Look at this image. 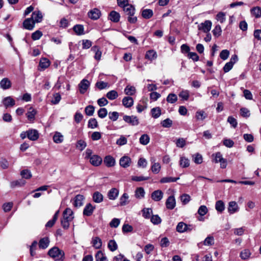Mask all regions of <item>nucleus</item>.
I'll return each mask as SVG.
<instances>
[{"label":"nucleus","instance_id":"680f3d73","mask_svg":"<svg viewBox=\"0 0 261 261\" xmlns=\"http://www.w3.org/2000/svg\"><path fill=\"white\" fill-rule=\"evenodd\" d=\"M161 124L163 127L165 128H169L172 126V121L169 118H167L162 121Z\"/></svg>","mask_w":261,"mask_h":261},{"label":"nucleus","instance_id":"f257e3e1","mask_svg":"<svg viewBox=\"0 0 261 261\" xmlns=\"http://www.w3.org/2000/svg\"><path fill=\"white\" fill-rule=\"evenodd\" d=\"M73 218V211L69 208H66L63 213V218L61 221L62 226L64 229H67L69 227L70 222Z\"/></svg>","mask_w":261,"mask_h":261},{"label":"nucleus","instance_id":"f3484780","mask_svg":"<svg viewBox=\"0 0 261 261\" xmlns=\"http://www.w3.org/2000/svg\"><path fill=\"white\" fill-rule=\"evenodd\" d=\"M3 103L7 108L14 106L15 104V101L11 96H8L3 100Z\"/></svg>","mask_w":261,"mask_h":261},{"label":"nucleus","instance_id":"e2e57ef3","mask_svg":"<svg viewBox=\"0 0 261 261\" xmlns=\"http://www.w3.org/2000/svg\"><path fill=\"white\" fill-rule=\"evenodd\" d=\"M108 83L103 81L97 82L95 86L99 90H102L108 87Z\"/></svg>","mask_w":261,"mask_h":261},{"label":"nucleus","instance_id":"4c0bfd02","mask_svg":"<svg viewBox=\"0 0 261 261\" xmlns=\"http://www.w3.org/2000/svg\"><path fill=\"white\" fill-rule=\"evenodd\" d=\"M73 30L77 35L84 34V27L82 25L76 24L73 27Z\"/></svg>","mask_w":261,"mask_h":261},{"label":"nucleus","instance_id":"f704fd0d","mask_svg":"<svg viewBox=\"0 0 261 261\" xmlns=\"http://www.w3.org/2000/svg\"><path fill=\"white\" fill-rule=\"evenodd\" d=\"M59 214V211H57L54 214L53 219L48 221L46 224L45 226L46 227H51L54 225L55 223L58 219Z\"/></svg>","mask_w":261,"mask_h":261},{"label":"nucleus","instance_id":"2f4dec72","mask_svg":"<svg viewBox=\"0 0 261 261\" xmlns=\"http://www.w3.org/2000/svg\"><path fill=\"white\" fill-rule=\"evenodd\" d=\"M153 11L150 9H144L142 11V16L144 18L149 19L153 16Z\"/></svg>","mask_w":261,"mask_h":261},{"label":"nucleus","instance_id":"338daca9","mask_svg":"<svg viewBox=\"0 0 261 261\" xmlns=\"http://www.w3.org/2000/svg\"><path fill=\"white\" fill-rule=\"evenodd\" d=\"M208 212L207 208L205 205H201L198 210V214L200 216H204Z\"/></svg>","mask_w":261,"mask_h":261},{"label":"nucleus","instance_id":"bf43d9fd","mask_svg":"<svg viewBox=\"0 0 261 261\" xmlns=\"http://www.w3.org/2000/svg\"><path fill=\"white\" fill-rule=\"evenodd\" d=\"M179 164L182 168L188 167L189 165V160L185 157H181L180 159Z\"/></svg>","mask_w":261,"mask_h":261},{"label":"nucleus","instance_id":"e433bc0d","mask_svg":"<svg viewBox=\"0 0 261 261\" xmlns=\"http://www.w3.org/2000/svg\"><path fill=\"white\" fill-rule=\"evenodd\" d=\"M152 117L154 118H159L161 115V110L160 107L153 108L151 110Z\"/></svg>","mask_w":261,"mask_h":261},{"label":"nucleus","instance_id":"f03ea898","mask_svg":"<svg viewBox=\"0 0 261 261\" xmlns=\"http://www.w3.org/2000/svg\"><path fill=\"white\" fill-rule=\"evenodd\" d=\"M48 254L55 260L62 261L64 258V252L57 247H54L50 249Z\"/></svg>","mask_w":261,"mask_h":261},{"label":"nucleus","instance_id":"a878e982","mask_svg":"<svg viewBox=\"0 0 261 261\" xmlns=\"http://www.w3.org/2000/svg\"><path fill=\"white\" fill-rule=\"evenodd\" d=\"M109 17L110 19L112 21L114 22H117L119 21L120 16L119 13L115 11H112L109 14Z\"/></svg>","mask_w":261,"mask_h":261},{"label":"nucleus","instance_id":"393cba45","mask_svg":"<svg viewBox=\"0 0 261 261\" xmlns=\"http://www.w3.org/2000/svg\"><path fill=\"white\" fill-rule=\"evenodd\" d=\"M189 230L188 226L182 222L178 223L176 226V231L179 232H184Z\"/></svg>","mask_w":261,"mask_h":261},{"label":"nucleus","instance_id":"6e6552de","mask_svg":"<svg viewBox=\"0 0 261 261\" xmlns=\"http://www.w3.org/2000/svg\"><path fill=\"white\" fill-rule=\"evenodd\" d=\"M28 139L31 141H36L39 137L38 131L35 129H29L28 130Z\"/></svg>","mask_w":261,"mask_h":261},{"label":"nucleus","instance_id":"7ed1b4c3","mask_svg":"<svg viewBox=\"0 0 261 261\" xmlns=\"http://www.w3.org/2000/svg\"><path fill=\"white\" fill-rule=\"evenodd\" d=\"M123 119L125 122L133 126L138 125L139 123L138 117L134 115H124Z\"/></svg>","mask_w":261,"mask_h":261},{"label":"nucleus","instance_id":"58836bf2","mask_svg":"<svg viewBox=\"0 0 261 261\" xmlns=\"http://www.w3.org/2000/svg\"><path fill=\"white\" fill-rule=\"evenodd\" d=\"M25 184V181L22 179H19L12 181L10 182L11 188H14L17 186H22Z\"/></svg>","mask_w":261,"mask_h":261},{"label":"nucleus","instance_id":"f8f14e48","mask_svg":"<svg viewBox=\"0 0 261 261\" xmlns=\"http://www.w3.org/2000/svg\"><path fill=\"white\" fill-rule=\"evenodd\" d=\"M103 163L107 167H112L115 165L116 161L113 156L109 155L105 156Z\"/></svg>","mask_w":261,"mask_h":261},{"label":"nucleus","instance_id":"7c9ffc66","mask_svg":"<svg viewBox=\"0 0 261 261\" xmlns=\"http://www.w3.org/2000/svg\"><path fill=\"white\" fill-rule=\"evenodd\" d=\"M251 253L250 250L248 249H245L243 250L240 254V256L242 259H248L250 257Z\"/></svg>","mask_w":261,"mask_h":261},{"label":"nucleus","instance_id":"1a4fd4ad","mask_svg":"<svg viewBox=\"0 0 261 261\" xmlns=\"http://www.w3.org/2000/svg\"><path fill=\"white\" fill-rule=\"evenodd\" d=\"M212 27V22L210 20H205L204 22L201 23L198 25V29L202 31L203 32H208Z\"/></svg>","mask_w":261,"mask_h":261},{"label":"nucleus","instance_id":"9d476101","mask_svg":"<svg viewBox=\"0 0 261 261\" xmlns=\"http://www.w3.org/2000/svg\"><path fill=\"white\" fill-rule=\"evenodd\" d=\"M227 210L229 214L231 215L238 212L239 207L236 201H232L228 203Z\"/></svg>","mask_w":261,"mask_h":261},{"label":"nucleus","instance_id":"c756f323","mask_svg":"<svg viewBox=\"0 0 261 261\" xmlns=\"http://www.w3.org/2000/svg\"><path fill=\"white\" fill-rule=\"evenodd\" d=\"M91 50L95 53L94 59L97 61L100 60L101 56V51L98 46H94L92 47Z\"/></svg>","mask_w":261,"mask_h":261},{"label":"nucleus","instance_id":"5701e85b","mask_svg":"<svg viewBox=\"0 0 261 261\" xmlns=\"http://www.w3.org/2000/svg\"><path fill=\"white\" fill-rule=\"evenodd\" d=\"M124 12L128 15H134L135 12V7L130 4L123 7L122 8Z\"/></svg>","mask_w":261,"mask_h":261},{"label":"nucleus","instance_id":"9b49d317","mask_svg":"<svg viewBox=\"0 0 261 261\" xmlns=\"http://www.w3.org/2000/svg\"><path fill=\"white\" fill-rule=\"evenodd\" d=\"M35 23L31 18L25 19L22 23L24 29L28 30H32L35 27Z\"/></svg>","mask_w":261,"mask_h":261},{"label":"nucleus","instance_id":"774afa93","mask_svg":"<svg viewBox=\"0 0 261 261\" xmlns=\"http://www.w3.org/2000/svg\"><path fill=\"white\" fill-rule=\"evenodd\" d=\"M43 35V34L42 32L40 31L37 30L35 32L33 33L32 34V39L33 40H37L39 39Z\"/></svg>","mask_w":261,"mask_h":261},{"label":"nucleus","instance_id":"bb28decb","mask_svg":"<svg viewBox=\"0 0 261 261\" xmlns=\"http://www.w3.org/2000/svg\"><path fill=\"white\" fill-rule=\"evenodd\" d=\"M92 198L95 202L100 203L103 201V196L100 192L96 191L93 194Z\"/></svg>","mask_w":261,"mask_h":261},{"label":"nucleus","instance_id":"0e129e2a","mask_svg":"<svg viewBox=\"0 0 261 261\" xmlns=\"http://www.w3.org/2000/svg\"><path fill=\"white\" fill-rule=\"evenodd\" d=\"M98 116L100 118H105L108 114V111L106 108H100L97 112Z\"/></svg>","mask_w":261,"mask_h":261},{"label":"nucleus","instance_id":"72a5a7b5","mask_svg":"<svg viewBox=\"0 0 261 261\" xmlns=\"http://www.w3.org/2000/svg\"><path fill=\"white\" fill-rule=\"evenodd\" d=\"M53 140L56 143H61L63 141V136L60 133L56 132L53 136Z\"/></svg>","mask_w":261,"mask_h":261},{"label":"nucleus","instance_id":"49530a36","mask_svg":"<svg viewBox=\"0 0 261 261\" xmlns=\"http://www.w3.org/2000/svg\"><path fill=\"white\" fill-rule=\"evenodd\" d=\"M136 92V89L134 86H127L124 89V93L127 95H133Z\"/></svg>","mask_w":261,"mask_h":261},{"label":"nucleus","instance_id":"69168bd1","mask_svg":"<svg viewBox=\"0 0 261 261\" xmlns=\"http://www.w3.org/2000/svg\"><path fill=\"white\" fill-rule=\"evenodd\" d=\"M61 99V96L59 93H56L53 95V98L51 102L53 104H58Z\"/></svg>","mask_w":261,"mask_h":261},{"label":"nucleus","instance_id":"473e14b6","mask_svg":"<svg viewBox=\"0 0 261 261\" xmlns=\"http://www.w3.org/2000/svg\"><path fill=\"white\" fill-rule=\"evenodd\" d=\"M92 244L96 249H99L102 246L101 240L99 237H95L92 239Z\"/></svg>","mask_w":261,"mask_h":261},{"label":"nucleus","instance_id":"423d86ee","mask_svg":"<svg viewBox=\"0 0 261 261\" xmlns=\"http://www.w3.org/2000/svg\"><path fill=\"white\" fill-rule=\"evenodd\" d=\"M88 17L92 20H97L101 16V12L97 8H94L88 13Z\"/></svg>","mask_w":261,"mask_h":261},{"label":"nucleus","instance_id":"412c9836","mask_svg":"<svg viewBox=\"0 0 261 261\" xmlns=\"http://www.w3.org/2000/svg\"><path fill=\"white\" fill-rule=\"evenodd\" d=\"M49 242L50 241L48 237L42 238L39 242V247L40 249H45L48 247Z\"/></svg>","mask_w":261,"mask_h":261},{"label":"nucleus","instance_id":"37998d69","mask_svg":"<svg viewBox=\"0 0 261 261\" xmlns=\"http://www.w3.org/2000/svg\"><path fill=\"white\" fill-rule=\"evenodd\" d=\"M150 141V137L147 134L142 135L139 139V142L140 144L143 145H146L148 144Z\"/></svg>","mask_w":261,"mask_h":261},{"label":"nucleus","instance_id":"864d4df0","mask_svg":"<svg viewBox=\"0 0 261 261\" xmlns=\"http://www.w3.org/2000/svg\"><path fill=\"white\" fill-rule=\"evenodd\" d=\"M88 126L89 128L94 129L98 126V122L95 118H90L88 123Z\"/></svg>","mask_w":261,"mask_h":261},{"label":"nucleus","instance_id":"c03bdc74","mask_svg":"<svg viewBox=\"0 0 261 261\" xmlns=\"http://www.w3.org/2000/svg\"><path fill=\"white\" fill-rule=\"evenodd\" d=\"M129 196L127 193H124L120 198V205L121 206H124L126 205L128 203Z\"/></svg>","mask_w":261,"mask_h":261},{"label":"nucleus","instance_id":"13d9d810","mask_svg":"<svg viewBox=\"0 0 261 261\" xmlns=\"http://www.w3.org/2000/svg\"><path fill=\"white\" fill-rule=\"evenodd\" d=\"M108 247L111 251H114L116 250L118 248L116 242L114 240H112L109 241Z\"/></svg>","mask_w":261,"mask_h":261},{"label":"nucleus","instance_id":"c85d7f7f","mask_svg":"<svg viewBox=\"0 0 261 261\" xmlns=\"http://www.w3.org/2000/svg\"><path fill=\"white\" fill-rule=\"evenodd\" d=\"M37 113V111L33 108H30L29 110L26 114L27 117L30 121L32 122L35 119V115Z\"/></svg>","mask_w":261,"mask_h":261},{"label":"nucleus","instance_id":"a19ab883","mask_svg":"<svg viewBox=\"0 0 261 261\" xmlns=\"http://www.w3.org/2000/svg\"><path fill=\"white\" fill-rule=\"evenodd\" d=\"M207 117L206 114L203 110H199L196 112L195 117L198 120H203Z\"/></svg>","mask_w":261,"mask_h":261},{"label":"nucleus","instance_id":"603ef678","mask_svg":"<svg viewBox=\"0 0 261 261\" xmlns=\"http://www.w3.org/2000/svg\"><path fill=\"white\" fill-rule=\"evenodd\" d=\"M161 167L159 163H154L151 167V171L154 174H158L160 171Z\"/></svg>","mask_w":261,"mask_h":261},{"label":"nucleus","instance_id":"4be33fe9","mask_svg":"<svg viewBox=\"0 0 261 261\" xmlns=\"http://www.w3.org/2000/svg\"><path fill=\"white\" fill-rule=\"evenodd\" d=\"M122 104L125 108H130L134 104V100L129 96L124 97L122 99Z\"/></svg>","mask_w":261,"mask_h":261},{"label":"nucleus","instance_id":"79ce46f5","mask_svg":"<svg viewBox=\"0 0 261 261\" xmlns=\"http://www.w3.org/2000/svg\"><path fill=\"white\" fill-rule=\"evenodd\" d=\"M145 191L142 187L137 188L135 191V196L137 198L141 199L144 197Z\"/></svg>","mask_w":261,"mask_h":261},{"label":"nucleus","instance_id":"a211bd4d","mask_svg":"<svg viewBox=\"0 0 261 261\" xmlns=\"http://www.w3.org/2000/svg\"><path fill=\"white\" fill-rule=\"evenodd\" d=\"M0 87L3 90L8 89L11 87V82L8 78H4L0 82Z\"/></svg>","mask_w":261,"mask_h":261},{"label":"nucleus","instance_id":"20e7f679","mask_svg":"<svg viewBox=\"0 0 261 261\" xmlns=\"http://www.w3.org/2000/svg\"><path fill=\"white\" fill-rule=\"evenodd\" d=\"M90 85L89 81L86 79L82 80L78 85L80 93L84 94L89 88Z\"/></svg>","mask_w":261,"mask_h":261},{"label":"nucleus","instance_id":"6e6d98bb","mask_svg":"<svg viewBox=\"0 0 261 261\" xmlns=\"http://www.w3.org/2000/svg\"><path fill=\"white\" fill-rule=\"evenodd\" d=\"M177 100V97L174 93L169 94L167 97V101L170 103H174Z\"/></svg>","mask_w":261,"mask_h":261},{"label":"nucleus","instance_id":"de8ad7c7","mask_svg":"<svg viewBox=\"0 0 261 261\" xmlns=\"http://www.w3.org/2000/svg\"><path fill=\"white\" fill-rule=\"evenodd\" d=\"M118 96V93L115 90H111L106 94L107 97L110 100H114L117 98Z\"/></svg>","mask_w":261,"mask_h":261},{"label":"nucleus","instance_id":"6ab92c4d","mask_svg":"<svg viewBox=\"0 0 261 261\" xmlns=\"http://www.w3.org/2000/svg\"><path fill=\"white\" fill-rule=\"evenodd\" d=\"M119 195V190L116 188H112L108 193V197L110 200H115Z\"/></svg>","mask_w":261,"mask_h":261},{"label":"nucleus","instance_id":"4d7b16f0","mask_svg":"<svg viewBox=\"0 0 261 261\" xmlns=\"http://www.w3.org/2000/svg\"><path fill=\"white\" fill-rule=\"evenodd\" d=\"M203 245L205 246H212L214 244V238L213 236H208L203 241Z\"/></svg>","mask_w":261,"mask_h":261},{"label":"nucleus","instance_id":"2eb2a0df","mask_svg":"<svg viewBox=\"0 0 261 261\" xmlns=\"http://www.w3.org/2000/svg\"><path fill=\"white\" fill-rule=\"evenodd\" d=\"M95 207L92 206L91 203H88L86 205L83 210V215L86 216H90L92 215L95 210Z\"/></svg>","mask_w":261,"mask_h":261},{"label":"nucleus","instance_id":"3c124183","mask_svg":"<svg viewBox=\"0 0 261 261\" xmlns=\"http://www.w3.org/2000/svg\"><path fill=\"white\" fill-rule=\"evenodd\" d=\"M95 108L92 105L87 106L85 109V112L87 115L91 116L94 114Z\"/></svg>","mask_w":261,"mask_h":261},{"label":"nucleus","instance_id":"b1692460","mask_svg":"<svg viewBox=\"0 0 261 261\" xmlns=\"http://www.w3.org/2000/svg\"><path fill=\"white\" fill-rule=\"evenodd\" d=\"M50 64V62L48 59L45 58H42L40 59L39 62V67L43 70L48 68Z\"/></svg>","mask_w":261,"mask_h":261},{"label":"nucleus","instance_id":"39448f33","mask_svg":"<svg viewBox=\"0 0 261 261\" xmlns=\"http://www.w3.org/2000/svg\"><path fill=\"white\" fill-rule=\"evenodd\" d=\"M43 15L39 10H35L33 11L31 17H30L33 21L36 23H40L42 21Z\"/></svg>","mask_w":261,"mask_h":261},{"label":"nucleus","instance_id":"052dcab7","mask_svg":"<svg viewBox=\"0 0 261 261\" xmlns=\"http://www.w3.org/2000/svg\"><path fill=\"white\" fill-rule=\"evenodd\" d=\"M92 42L87 39H84L82 40V48L84 49H87L92 46Z\"/></svg>","mask_w":261,"mask_h":261},{"label":"nucleus","instance_id":"09e8293b","mask_svg":"<svg viewBox=\"0 0 261 261\" xmlns=\"http://www.w3.org/2000/svg\"><path fill=\"white\" fill-rule=\"evenodd\" d=\"M217 157L219 158V161L220 164V167L222 169H224L226 167L227 163L226 159H224L222 156V154H218Z\"/></svg>","mask_w":261,"mask_h":261},{"label":"nucleus","instance_id":"8fccbe9b","mask_svg":"<svg viewBox=\"0 0 261 261\" xmlns=\"http://www.w3.org/2000/svg\"><path fill=\"white\" fill-rule=\"evenodd\" d=\"M251 13L256 18H259L261 16V9L259 7H254L251 10Z\"/></svg>","mask_w":261,"mask_h":261},{"label":"nucleus","instance_id":"ddd939ff","mask_svg":"<svg viewBox=\"0 0 261 261\" xmlns=\"http://www.w3.org/2000/svg\"><path fill=\"white\" fill-rule=\"evenodd\" d=\"M165 204L167 209L173 210L176 205V201L174 196H169L166 200Z\"/></svg>","mask_w":261,"mask_h":261},{"label":"nucleus","instance_id":"5fc2aeb1","mask_svg":"<svg viewBox=\"0 0 261 261\" xmlns=\"http://www.w3.org/2000/svg\"><path fill=\"white\" fill-rule=\"evenodd\" d=\"M20 175L22 176V178L25 179H30V178H31L32 176L31 171L28 169L22 170L20 172Z\"/></svg>","mask_w":261,"mask_h":261},{"label":"nucleus","instance_id":"c9c22d12","mask_svg":"<svg viewBox=\"0 0 261 261\" xmlns=\"http://www.w3.org/2000/svg\"><path fill=\"white\" fill-rule=\"evenodd\" d=\"M216 210L219 213H222L225 209L224 203L222 200H218L216 202Z\"/></svg>","mask_w":261,"mask_h":261},{"label":"nucleus","instance_id":"4468645a","mask_svg":"<svg viewBox=\"0 0 261 261\" xmlns=\"http://www.w3.org/2000/svg\"><path fill=\"white\" fill-rule=\"evenodd\" d=\"M102 158L97 155H93L90 159V163L94 166H98L102 163Z\"/></svg>","mask_w":261,"mask_h":261},{"label":"nucleus","instance_id":"cd10ccee","mask_svg":"<svg viewBox=\"0 0 261 261\" xmlns=\"http://www.w3.org/2000/svg\"><path fill=\"white\" fill-rule=\"evenodd\" d=\"M157 57L156 52L154 50H149L147 51L145 54V58L150 61L156 59Z\"/></svg>","mask_w":261,"mask_h":261},{"label":"nucleus","instance_id":"0eeeda50","mask_svg":"<svg viewBox=\"0 0 261 261\" xmlns=\"http://www.w3.org/2000/svg\"><path fill=\"white\" fill-rule=\"evenodd\" d=\"M131 163V159L127 155L123 156L119 160L120 166L124 168H126L130 166Z\"/></svg>","mask_w":261,"mask_h":261},{"label":"nucleus","instance_id":"aec40b11","mask_svg":"<svg viewBox=\"0 0 261 261\" xmlns=\"http://www.w3.org/2000/svg\"><path fill=\"white\" fill-rule=\"evenodd\" d=\"M84 199V197L83 195H76L74 199V202L73 203V205L76 207L81 206L83 204Z\"/></svg>","mask_w":261,"mask_h":261},{"label":"nucleus","instance_id":"a18cd8bd","mask_svg":"<svg viewBox=\"0 0 261 261\" xmlns=\"http://www.w3.org/2000/svg\"><path fill=\"white\" fill-rule=\"evenodd\" d=\"M179 177H165L161 178L160 180L161 183H168V182H173L176 181L178 179H179Z\"/></svg>","mask_w":261,"mask_h":261},{"label":"nucleus","instance_id":"dca6fc26","mask_svg":"<svg viewBox=\"0 0 261 261\" xmlns=\"http://www.w3.org/2000/svg\"><path fill=\"white\" fill-rule=\"evenodd\" d=\"M163 197V193L160 190H155L151 194V198L155 201H160Z\"/></svg>","mask_w":261,"mask_h":261},{"label":"nucleus","instance_id":"ea45409f","mask_svg":"<svg viewBox=\"0 0 261 261\" xmlns=\"http://www.w3.org/2000/svg\"><path fill=\"white\" fill-rule=\"evenodd\" d=\"M96 261H108L107 257L101 251H98L95 255Z\"/></svg>","mask_w":261,"mask_h":261}]
</instances>
